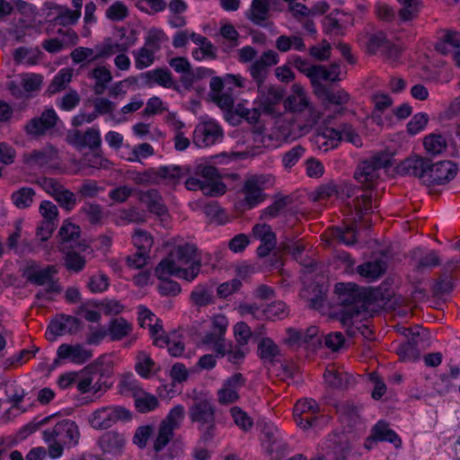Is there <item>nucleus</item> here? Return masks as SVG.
Segmentation results:
<instances>
[{"label": "nucleus", "instance_id": "f3484780", "mask_svg": "<svg viewBox=\"0 0 460 460\" xmlns=\"http://www.w3.org/2000/svg\"><path fill=\"white\" fill-rule=\"evenodd\" d=\"M402 333L408 338L407 341L402 343L396 351L400 358L404 361H415L420 358V352L425 349L423 338L419 332H414L409 329L403 328Z\"/></svg>", "mask_w": 460, "mask_h": 460}, {"label": "nucleus", "instance_id": "f8f14e48", "mask_svg": "<svg viewBox=\"0 0 460 460\" xmlns=\"http://www.w3.org/2000/svg\"><path fill=\"white\" fill-rule=\"evenodd\" d=\"M284 106L286 110L304 117L302 128H310L320 119V113L309 105L306 95L291 94L285 100Z\"/></svg>", "mask_w": 460, "mask_h": 460}, {"label": "nucleus", "instance_id": "0e129e2a", "mask_svg": "<svg viewBox=\"0 0 460 460\" xmlns=\"http://www.w3.org/2000/svg\"><path fill=\"white\" fill-rule=\"evenodd\" d=\"M197 174L204 181L206 184L216 185V183H224L220 180V175L216 167L212 165H204L198 168Z\"/></svg>", "mask_w": 460, "mask_h": 460}, {"label": "nucleus", "instance_id": "6e6d98bb", "mask_svg": "<svg viewBox=\"0 0 460 460\" xmlns=\"http://www.w3.org/2000/svg\"><path fill=\"white\" fill-rule=\"evenodd\" d=\"M137 363L135 366L136 371L145 378H147L155 366L154 360L150 358L148 354L144 351H141L137 354Z\"/></svg>", "mask_w": 460, "mask_h": 460}, {"label": "nucleus", "instance_id": "e433bc0d", "mask_svg": "<svg viewBox=\"0 0 460 460\" xmlns=\"http://www.w3.org/2000/svg\"><path fill=\"white\" fill-rule=\"evenodd\" d=\"M329 442L328 447L330 450L326 455L333 460H344L349 455L351 447L347 439L340 436H334Z\"/></svg>", "mask_w": 460, "mask_h": 460}, {"label": "nucleus", "instance_id": "9b49d317", "mask_svg": "<svg viewBox=\"0 0 460 460\" xmlns=\"http://www.w3.org/2000/svg\"><path fill=\"white\" fill-rule=\"evenodd\" d=\"M227 325V319L224 315L215 316L211 330L206 332L201 340L202 344L213 347L217 357H225L226 341L225 334Z\"/></svg>", "mask_w": 460, "mask_h": 460}, {"label": "nucleus", "instance_id": "680f3d73", "mask_svg": "<svg viewBox=\"0 0 460 460\" xmlns=\"http://www.w3.org/2000/svg\"><path fill=\"white\" fill-rule=\"evenodd\" d=\"M105 15L112 22H120L128 16V9L125 4L117 1L106 9Z\"/></svg>", "mask_w": 460, "mask_h": 460}, {"label": "nucleus", "instance_id": "f704fd0d", "mask_svg": "<svg viewBox=\"0 0 460 460\" xmlns=\"http://www.w3.org/2000/svg\"><path fill=\"white\" fill-rule=\"evenodd\" d=\"M372 438L378 441H388L395 447H401L402 441L398 435L389 428L384 420H379L372 429Z\"/></svg>", "mask_w": 460, "mask_h": 460}, {"label": "nucleus", "instance_id": "69168bd1", "mask_svg": "<svg viewBox=\"0 0 460 460\" xmlns=\"http://www.w3.org/2000/svg\"><path fill=\"white\" fill-rule=\"evenodd\" d=\"M134 245L139 251L150 252L153 246V237L146 231L137 229L132 236Z\"/></svg>", "mask_w": 460, "mask_h": 460}, {"label": "nucleus", "instance_id": "f03ea898", "mask_svg": "<svg viewBox=\"0 0 460 460\" xmlns=\"http://www.w3.org/2000/svg\"><path fill=\"white\" fill-rule=\"evenodd\" d=\"M335 293L341 305L340 321L346 327V333L355 337L358 331L353 319L362 312H367L370 305L369 296L363 288L354 283H338L335 285Z\"/></svg>", "mask_w": 460, "mask_h": 460}, {"label": "nucleus", "instance_id": "2f4dec72", "mask_svg": "<svg viewBox=\"0 0 460 460\" xmlns=\"http://www.w3.org/2000/svg\"><path fill=\"white\" fill-rule=\"evenodd\" d=\"M185 186L189 190H200L203 194L208 196L222 195L226 190L225 183H216V185L206 184L202 179L197 177H190L185 181Z\"/></svg>", "mask_w": 460, "mask_h": 460}, {"label": "nucleus", "instance_id": "de8ad7c7", "mask_svg": "<svg viewBox=\"0 0 460 460\" xmlns=\"http://www.w3.org/2000/svg\"><path fill=\"white\" fill-rule=\"evenodd\" d=\"M402 7L399 11V18L403 22L415 19L421 8L420 0H399Z\"/></svg>", "mask_w": 460, "mask_h": 460}, {"label": "nucleus", "instance_id": "774afa93", "mask_svg": "<svg viewBox=\"0 0 460 460\" xmlns=\"http://www.w3.org/2000/svg\"><path fill=\"white\" fill-rule=\"evenodd\" d=\"M21 84L27 93L39 91L42 84V76L39 74H22Z\"/></svg>", "mask_w": 460, "mask_h": 460}, {"label": "nucleus", "instance_id": "a18cd8bd", "mask_svg": "<svg viewBox=\"0 0 460 460\" xmlns=\"http://www.w3.org/2000/svg\"><path fill=\"white\" fill-rule=\"evenodd\" d=\"M189 170L179 165H164L158 168V173L161 180L167 181L168 182L175 183L179 181Z\"/></svg>", "mask_w": 460, "mask_h": 460}, {"label": "nucleus", "instance_id": "4468645a", "mask_svg": "<svg viewBox=\"0 0 460 460\" xmlns=\"http://www.w3.org/2000/svg\"><path fill=\"white\" fill-rule=\"evenodd\" d=\"M258 95L254 104L264 113L270 114L273 107L278 104L284 96V91L280 87L267 85L264 83H256Z\"/></svg>", "mask_w": 460, "mask_h": 460}, {"label": "nucleus", "instance_id": "7c9ffc66", "mask_svg": "<svg viewBox=\"0 0 460 460\" xmlns=\"http://www.w3.org/2000/svg\"><path fill=\"white\" fill-rule=\"evenodd\" d=\"M190 303L199 308L215 303L213 286L208 284L197 285L190 295Z\"/></svg>", "mask_w": 460, "mask_h": 460}, {"label": "nucleus", "instance_id": "39448f33", "mask_svg": "<svg viewBox=\"0 0 460 460\" xmlns=\"http://www.w3.org/2000/svg\"><path fill=\"white\" fill-rule=\"evenodd\" d=\"M191 404L189 406L188 416L192 423L198 424L200 439L211 441L216 430V406L208 394L193 391Z\"/></svg>", "mask_w": 460, "mask_h": 460}, {"label": "nucleus", "instance_id": "79ce46f5", "mask_svg": "<svg viewBox=\"0 0 460 460\" xmlns=\"http://www.w3.org/2000/svg\"><path fill=\"white\" fill-rule=\"evenodd\" d=\"M258 354L262 360L273 362L279 356L280 349L271 339L262 338L258 344Z\"/></svg>", "mask_w": 460, "mask_h": 460}, {"label": "nucleus", "instance_id": "a19ab883", "mask_svg": "<svg viewBox=\"0 0 460 460\" xmlns=\"http://www.w3.org/2000/svg\"><path fill=\"white\" fill-rule=\"evenodd\" d=\"M274 199L270 206L261 211V218L270 219L277 217L280 211L292 202V198L288 195L282 196L279 194L274 197Z\"/></svg>", "mask_w": 460, "mask_h": 460}, {"label": "nucleus", "instance_id": "338daca9", "mask_svg": "<svg viewBox=\"0 0 460 460\" xmlns=\"http://www.w3.org/2000/svg\"><path fill=\"white\" fill-rule=\"evenodd\" d=\"M263 442L268 443V447L273 450L272 447L280 439V434L278 428L270 422H263L261 426Z\"/></svg>", "mask_w": 460, "mask_h": 460}, {"label": "nucleus", "instance_id": "e2e57ef3", "mask_svg": "<svg viewBox=\"0 0 460 460\" xmlns=\"http://www.w3.org/2000/svg\"><path fill=\"white\" fill-rule=\"evenodd\" d=\"M288 315V308L284 302L278 301L265 307V319L271 321L283 319Z\"/></svg>", "mask_w": 460, "mask_h": 460}, {"label": "nucleus", "instance_id": "4be33fe9", "mask_svg": "<svg viewBox=\"0 0 460 460\" xmlns=\"http://www.w3.org/2000/svg\"><path fill=\"white\" fill-rule=\"evenodd\" d=\"M245 378L240 373H235L227 378L217 391V400L220 404H229L239 399V390L244 385Z\"/></svg>", "mask_w": 460, "mask_h": 460}, {"label": "nucleus", "instance_id": "052dcab7", "mask_svg": "<svg viewBox=\"0 0 460 460\" xmlns=\"http://www.w3.org/2000/svg\"><path fill=\"white\" fill-rule=\"evenodd\" d=\"M246 352L247 349L244 346L234 345L231 341H226L225 356H227V360L232 364H240L243 360Z\"/></svg>", "mask_w": 460, "mask_h": 460}, {"label": "nucleus", "instance_id": "09e8293b", "mask_svg": "<svg viewBox=\"0 0 460 460\" xmlns=\"http://www.w3.org/2000/svg\"><path fill=\"white\" fill-rule=\"evenodd\" d=\"M423 145L426 151L433 155L441 154L447 147L446 138L438 134L425 137Z\"/></svg>", "mask_w": 460, "mask_h": 460}, {"label": "nucleus", "instance_id": "13d9d810", "mask_svg": "<svg viewBox=\"0 0 460 460\" xmlns=\"http://www.w3.org/2000/svg\"><path fill=\"white\" fill-rule=\"evenodd\" d=\"M169 65L175 72L182 74L181 82L186 85L187 81L191 83V79H188L187 75H190V64L186 58L177 57L169 60Z\"/></svg>", "mask_w": 460, "mask_h": 460}, {"label": "nucleus", "instance_id": "6e6552de", "mask_svg": "<svg viewBox=\"0 0 460 460\" xmlns=\"http://www.w3.org/2000/svg\"><path fill=\"white\" fill-rule=\"evenodd\" d=\"M130 418V411L124 407L106 406L94 411L89 417V422L95 429H107L118 421Z\"/></svg>", "mask_w": 460, "mask_h": 460}, {"label": "nucleus", "instance_id": "2eb2a0df", "mask_svg": "<svg viewBox=\"0 0 460 460\" xmlns=\"http://www.w3.org/2000/svg\"><path fill=\"white\" fill-rule=\"evenodd\" d=\"M457 172L456 165L451 161L429 162L426 185H441L452 181Z\"/></svg>", "mask_w": 460, "mask_h": 460}, {"label": "nucleus", "instance_id": "412c9836", "mask_svg": "<svg viewBox=\"0 0 460 460\" xmlns=\"http://www.w3.org/2000/svg\"><path fill=\"white\" fill-rule=\"evenodd\" d=\"M85 367L88 372L87 375L93 378L94 384L93 394L105 392L110 387L108 378L111 375V364L109 362L105 363L102 358H98Z\"/></svg>", "mask_w": 460, "mask_h": 460}, {"label": "nucleus", "instance_id": "4c0bfd02", "mask_svg": "<svg viewBox=\"0 0 460 460\" xmlns=\"http://www.w3.org/2000/svg\"><path fill=\"white\" fill-rule=\"evenodd\" d=\"M270 12L269 0H252L248 18L255 24L261 25L268 19Z\"/></svg>", "mask_w": 460, "mask_h": 460}, {"label": "nucleus", "instance_id": "49530a36", "mask_svg": "<svg viewBox=\"0 0 460 460\" xmlns=\"http://www.w3.org/2000/svg\"><path fill=\"white\" fill-rule=\"evenodd\" d=\"M35 191L33 189L29 187H23L14 191L12 195V200L14 206L20 209H24L33 202Z\"/></svg>", "mask_w": 460, "mask_h": 460}, {"label": "nucleus", "instance_id": "bb28decb", "mask_svg": "<svg viewBox=\"0 0 460 460\" xmlns=\"http://www.w3.org/2000/svg\"><path fill=\"white\" fill-rule=\"evenodd\" d=\"M57 354L59 358H67L75 364H84L93 357L92 350L82 344L69 345L63 343L58 347Z\"/></svg>", "mask_w": 460, "mask_h": 460}, {"label": "nucleus", "instance_id": "5fc2aeb1", "mask_svg": "<svg viewBox=\"0 0 460 460\" xmlns=\"http://www.w3.org/2000/svg\"><path fill=\"white\" fill-rule=\"evenodd\" d=\"M154 50L149 49L147 47H143L134 51L135 55V65L139 70L150 66L155 60Z\"/></svg>", "mask_w": 460, "mask_h": 460}, {"label": "nucleus", "instance_id": "3c124183", "mask_svg": "<svg viewBox=\"0 0 460 460\" xmlns=\"http://www.w3.org/2000/svg\"><path fill=\"white\" fill-rule=\"evenodd\" d=\"M448 47L460 48V33L455 31H447L441 38V41L437 43L436 49L443 54L450 51Z\"/></svg>", "mask_w": 460, "mask_h": 460}, {"label": "nucleus", "instance_id": "8fccbe9b", "mask_svg": "<svg viewBox=\"0 0 460 460\" xmlns=\"http://www.w3.org/2000/svg\"><path fill=\"white\" fill-rule=\"evenodd\" d=\"M72 79V73L67 69H61L53 78L48 87L49 94H55L64 90Z\"/></svg>", "mask_w": 460, "mask_h": 460}, {"label": "nucleus", "instance_id": "aec40b11", "mask_svg": "<svg viewBox=\"0 0 460 460\" xmlns=\"http://www.w3.org/2000/svg\"><path fill=\"white\" fill-rule=\"evenodd\" d=\"M279 62V56L274 50L264 51L259 58L252 62L249 71L255 83H264L269 75L270 66Z\"/></svg>", "mask_w": 460, "mask_h": 460}, {"label": "nucleus", "instance_id": "b1692460", "mask_svg": "<svg viewBox=\"0 0 460 460\" xmlns=\"http://www.w3.org/2000/svg\"><path fill=\"white\" fill-rule=\"evenodd\" d=\"M262 183L261 177L259 176H252L244 181L243 187L244 194L243 202L247 208H252L264 200L265 195L262 192Z\"/></svg>", "mask_w": 460, "mask_h": 460}, {"label": "nucleus", "instance_id": "dca6fc26", "mask_svg": "<svg viewBox=\"0 0 460 460\" xmlns=\"http://www.w3.org/2000/svg\"><path fill=\"white\" fill-rule=\"evenodd\" d=\"M80 325L81 321L78 318L60 314L49 323L46 331V338L49 341H54L58 336L75 333L80 329Z\"/></svg>", "mask_w": 460, "mask_h": 460}, {"label": "nucleus", "instance_id": "5701e85b", "mask_svg": "<svg viewBox=\"0 0 460 460\" xmlns=\"http://www.w3.org/2000/svg\"><path fill=\"white\" fill-rule=\"evenodd\" d=\"M341 141V133L332 128H321L311 137L313 146L324 153L336 148Z\"/></svg>", "mask_w": 460, "mask_h": 460}, {"label": "nucleus", "instance_id": "cd10ccee", "mask_svg": "<svg viewBox=\"0 0 460 460\" xmlns=\"http://www.w3.org/2000/svg\"><path fill=\"white\" fill-rule=\"evenodd\" d=\"M98 444L103 452L117 456L121 454L126 444V438L121 433L108 431L101 436Z\"/></svg>", "mask_w": 460, "mask_h": 460}, {"label": "nucleus", "instance_id": "0eeeda50", "mask_svg": "<svg viewBox=\"0 0 460 460\" xmlns=\"http://www.w3.org/2000/svg\"><path fill=\"white\" fill-rule=\"evenodd\" d=\"M44 440L49 443V455L57 458L63 454L64 447L78 444L80 432L76 423L71 420H63L51 429L43 432Z\"/></svg>", "mask_w": 460, "mask_h": 460}, {"label": "nucleus", "instance_id": "864d4df0", "mask_svg": "<svg viewBox=\"0 0 460 460\" xmlns=\"http://www.w3.org/2000/svg\"><path fill=\"white\" fill-rule=\"evenodd\" d=\"M57 10L58 15L56 17V22L62 26L74 25L81 17V13L73 12L66 6L58 5Z\"/></svg>", "mask_w": 460, "mask_h": 460}, {"label": "nucleus", "instance_id": "a211bd4d", "mask_svg": "<svg viewBox=\"0 0 460 460\" xmlns=\"http://www.w3.org/2000/svg\"><path fill=\"white\" fill-rule=\"evenodd\" d=\"M223 130L219 125L213 121L199 123L193 132V143L198 147H207L216 144L223 138Z\"/></svg>", "mask_w": 460, "mask_h": 460}, {"label": "nucleus", "instance_id": "423d86ee", "mask_svg": "<svg viewBox=\"0 0 460 460\" xmlns=\"http://www.w3.org/2000/svg\"><path fill=\"white\" fill-rule=\"evenodd\" d=\"M58 272V268L55 265L41 267L35 261H30L22 269V276L27 282L34 286L45 287L44 289L37 292L36 299L50 300L49 295L61 292L58 279L56 278Z\"/></svg>", "mask_w": 460, "mask_h": 460}, {"label": "nucleus", "instance_id": "1a4fd4ad", "mask_svg": "<svg viewBox=\"0 0 460 460\" xmlns=\"http://www.w3.org/2000/svg\"><path fill=\"white\" fill-rule=\"evenodd\" d=\"M66 142L79 151L89 149L98 151L102 146V137L98 128H88L85 130L72 129L66 137Z\"/></svg>", "mask_w": 460, "mask_h": 460}, {"label": "nucleus", "instance_id": "72a5a7b5", "mask_svg": "<svg viewBox=\"0 0 460 460\" xmlns=\"http://www.w3.org/2000/svg\"><path fill=\"white\" fill-rule=\"evenodd\" d=\"M439 263V257L435 251L423 252L420 248L413 251L412 266L416 270L421 271L438 266Z\"/></svg>", "mask_w": 460, "mask_h": 460}, {"label": "nucleus", "instance_id": "603ef678", "mask_svg": "<svg viewBox=\"0 0 460 460\" xmlns=\"http://www.w3.org/2000/svg\"><path fill=\"white\" fill-rule=\"evenodd\" d=\"M117 52H121L119 42H115L111 38L105 39L101 44L96 46V55L93 59L107 58Z\"/></svg>", "mask_w": 460, "mask_h": 460}, {"label": "nucleus", "instance_id": "58836bf2", "mask_svg": "<svg viewBox=\"0 0 460 460\" xmlns=\"http://www.w3.org/2000/svg\"><path fill=\"white\" fill-rule=\"evenodd\" d=\"M80 215L89 224L93 226H99L102 224L104 218L103 208L97 203H85L79 211Z\"/></svg>", "mask_w": 460, "mask_h": 460}, {"label": "nucleus", "instance_id": "c85d7f7f", "mask_svg": "<svg viewBox=\"0 0 460 460\" xmlns=\"http://www.w3.org/2000/svg\"><path fill=\"white\" fill-rule=\"evenodd\" d=\"M387 269L385 259L378 257L366 261L357 268V272L368 280H376L385 274Z\"/></svg>", "mask_w": 460, "mask_h": 460}, {"label": "nucleus", "instance_id": "c03bdc74", "mask_svg": "<svg viewBox=\"0 0 460 460\" xmlns=\"http://www.w3.org/2000/svg\"><path fill=\"white\" fill-rule=\"evenodd\" d=\"M301 347H305L310 349H316L321 347L323 336L319 332L318 327L313 325L306 330L302 331Z\"/></svg>", "mask_w": 460, "mask_h": 460}, {"label": "nucleus", "instance_id": "ddd939ff", "mask_svg": "<svg viewBox=\"0 0 460 460\" xmlns=\"http://www.w3.org/2000/svg\"><path fill=\"white\" fill-rule=\"evenodd\" d=\"M58 120V116L53 108L46 109L39 117L28 120L24 126L27 135L33 137L44 136L49 130L53 129Z\"/></svg>", "mask_w": 460, "mask_h": 460}, {"label": "nucleus", "instance_id": "c756f323", "mask_svg": "<svg viewBox=\"0 0 460 460\" xmlns=\"http://www.w3.org/2000/svg\"><path fill=\"white\" fill-rule=\"evenodd\" d=\"M452 262L447 263L443 270V272L439 275L438 279L435 281L432 287L433 295L438 297H442L446 295L450 294L454 288L455 284L453 281L452 276Z\"/></svg>", "mask_w": 460, "mask_h": 460}, {"label": "nucleus", "instance_id": "7ed1b4c3", "mask_svg": "<svg viewBox=\"0 0 460 460\" xmlns=\"http://www.w3.org/2000/svg\"><path fill=\"white\" fill-rule=\"evenodd\" d=\"M391 165L390 159L387 155L378 154L369 159L362 161L357 167L354 177L359 183H367V188L360 195L356 196L353 199L356 214L358 221H361L363 213L372 212L373 196L372 186L375 181L380 177L383 169Z\"/></svg>", "mask_w": 460, "mask_h": 460}, {"label": "nucleus", "instance_id": "20e7f679", "mask_svg": "<svg viewBox=\"0 0 460 460\" xmlns=\"http://www.w3.org/2000/svg\"><path fill=\"white\" fill-rule=\"evenodd\" d=\"M184 415V407L181 404H178L172 408L167 416L161 421L153 446L155 460H173L181 456V448L177 443H172L169 447L167 453H162V451L172 439L174 430L180 428Z\"/></svg>", "mask_w": 460, "mask_h": 460}, {"label": "nucleus", "instance_id": "37998d69", "mask_svg": "<svg viewBox=\"0 0 460 460\" xmlns=\"http://www.w3.org/2000/svg\"><path fill=\"white\" fill-rule=\"evenodd\" d=\"M140 394H135V406L137 410L141 413H146L155 411L158 405L159 401L156 396L141 392Z\"/></svg>", "mask_w": 460, "mask_h": 460}, {"label": "nucleus", "instance_id": "bf43d9fd", "mask_svg": "<svg viewBox=\"0 0 460 460\" xmlns=\"http://www.w3.org/2000/svg\"><path fill=\"white\" fill-rule=\"evenodd\" d=\"M58 234L64 243L75 242L80 236V227L71 223L69 220H65L59 229Z\"/></svg>", "mask_w": 460, "mask_h": 460}, {"label": "nucleus", "instance_id": "6ab92c4d", "mask_svg": "<svg viewBox=\"0 0 460 460\" xmlns=\"http://www.w3.org/2000/svg\"><path fill=\"white\" fill-rule=\"evenodd\" d=\"M429 158L420 155L407 157L397 166V172L402 176H412L420 179L425 184L429 168Z\"/></svg>", "mask_w": 460, "mask_h": 460}, {"label": "nucleus", "instance_id": "c9c22d12", "mask_svg": "<svg viewBox=\"0 0 460 460\" xmlns=\"http://www.w3.org/2000/svg\"><path fill=\"white\" fill-rule=\"evenodd\" d=\"M146 221V216L143 212L139 211L137 208L131 207L129 208L119 209L114 218V223L117 226H122L129 224H141Z\"/></svg>", "mask_w": 460, "mask_h": 460}, {"label": "nucleus", "instance_id": "4d7b16f0", "mask_svg": "<svg viewBox=\"0 0 460 460\" xmlns=\"http://www.w3.org/2000/svg\"><path fill=\"white\" fill-rule=\"evenodd\" d=\"M211 99L222 110L230 111L234 107V99L231 87L226 88L221 93H212Z\"/></svg>", "mask_w": 460, "mask_h": 460}, {"label": "nucleus", "instance_id": "f257e3e1", "mask_svg": "<svg viewBox=\"0 0 460 460\" xmlns=\"http://www.w3.org/2000/svg\"><path fill=\"white\" fill-rule=\"evenodd\" d=\"M200 268L197 246L194 243H183L175 245L167 257L158 263L155 274L159 279L175 276L191 282L199 274Z\"/></svg>", "mask_w": 460, "mask_h": 460}, {"label": "nucleus", "instance_id": "9d476101", "mask_svg": "<svg viewBox=\"0 0 460 460\" xmlns=\"http://www.w3.org/2000/svg\"><path fill=\"white\" fill-rule=\"evenodd\" d=\"M38 183L55 199L61 208L70 211L75 207L77 202L75 194L65 188L57 179L44 177L39 179Z\"/></svg>", "mask_w": 460, "mask_h": 460}, {"label": "nucleus", "instance_id": "ea45409f", "mask_svg": "<svg viewBox=\"0 0 460 460\" xmlns=\"http://www.w3.org/2000/svg\"><path fill=\"white\" fill-rule=\"evenodd\" d=\"M323 376L329 385L339 389L347 388L349 385L350 381L353 379L351 375L344 372H339L333 368L326 369Z\"/></svg>", "mask_w": 460, "mask_h": 460}, {"label": "nucleus", "instance_id": "a878e982", "mask_svg": "<svg viewBox=\"0 0 460 460\" xmlns=\"http://www.w3.org/2000/svg\"><path fill=\"white\" fill-rule=\"evenodd\" d=\"M138 199L146 205L147 210L159 217L168 216V209L164 205V199L158 190L152 189L148 190H140Z\"/></svg>", "mask_w": 460, "mask_h": 460}, {"label": "nucleus", "instance_id": "473e14b6", "mask_svg": "<svg viewBox=\"0 0 460 460\" xmlns=\"http://www.w3.org/2000/svg\"><path fill=\"white\" fill-rule=\"evenodd\" d=\"M132 330V324L123 317L111 319L107 327L108 335L112 341H121L128 336Z\"/></svg>", "mask_w": 460, "mask_h": 460}, {"label": "nucleus", "instance_id": "393cba45", "mask_svg": "<svg viewBox=\"0 0 460 460\" xmlns=\"http://www.w3.org/2000/svg\"><path fill=\"white\" fill-rule=\"evenodd\" d=\"M140 80L143 86L151 87L156 84L164 88H177L172 75L167 68H155L141 73Z\"/></svg>", "mask_w": 460, "mask_h": 460}]
</instances>
